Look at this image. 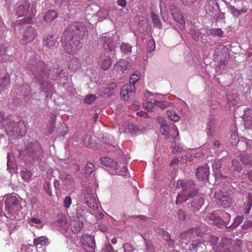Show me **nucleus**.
<instances>
[{
    "instance_id": "nucleus-1",
    "label": "nucleus",
    "mask_w": 252,
    "mask_h": 252,
    "mask_svg": "<svg viewBox=\"0 0 252 252\" xmlns=\"http://www.w3.org/2000/svg\"><path fill=\"white\" fill-rule=\"evenodd\" d=\"M88 30L82 22H75L67 27L61 37L65 51L68 54H76L82 48L80 39L87 35Z\"/></svg>"
},
{
    "instance_id": "nucleus-2",
    "label": "nucleus",
    "mask_w": 252,
    "mask_h": 252,
    "mask_svg": "<svg viewBox=\"0 0 252 252\" xmlns=\"http://www.w3.org/2000/svg\"><path fill=\"white\" fill-rule=\"evenodd\" d=\"M177 186L179 188H182L183 190L181 193L178 194L176 204H181L187 201L189 198H192L191 206L193 208V211H198L204 204V195L198 193V190L194 183L191 180L187 181L179 180Z\"/></svg>"
},
{
    "instance_id": "nucleus-3",
    "label": "nucleus",
    "mask_w": 252,
    "mask_h": 252,
    "mask_svg": "<svg viewBox=\"0 0 252 252\" xmlns=\"http://www.w3.org/2000/svg\"><path fill=\"white\" fill-rule=\"evenodd\" d=\"M34 74L35 77L32 81L34 85L38 84L41 92H47L50 89L51 85L46 80L49 75L48 69L43 62L38 63L37 68Z\"/></svg>"
},
{
    "instance_id": "nucleus-4",
    "label": "nucleus",
    "mask_w": 252,
    "mask_h": 252,
    "mask_svg": "<svg viewBox=\"0 0 252 252\" xmlns=\"http://www.w3.org/2000/svg\"><path fill=\"white\" fill-rule=\"evenodd\" d=\"M5 211L12 220H18V212L20 211V204L15 196L9 195L5 200Z\"/></svg>"
},
{
    "instance_id": "nucleus-5",
    "label": "nucleus",
    "mask_w": 252,
    "mask_h": 252,
    "mask_svg": "<svg viewBox=\"0 0 252 252\" xmlns=\"http://www.w3.org/2000/svg\"><path fill=\"white\" fill-rule=\"evenodd\" d=\"M214 59L219 68L226 66L229 60L228 49L223 45H218L214 51Z\"/></svg>"
},
{
    "instance_id": "nucleus-6",
    "label": "nucleus",
    "mask_w": 252,
    "mask_h": 252,
    "mask_svg": "<svg viewBox=\"0 0 252 252\" xmlns=\"http://www.w3.org/2000/svg\"><path fill=\"white\" fill-rule=\"evenodd\" d=\"M214 196L217 203L223 208H229L233 203V196L230 192L219 190L215 192Z\"/></svg>"
},
{
    "instance_id": "nucleus-7",
    "label": "nucleus",
    "mask_w": 252,
    "mask_h": 252,
    "mask_svg": "<svg viewBox=\"0 0 252 252\" xmlns=\"http://www.w3.org/2000/svg\"><path fill=\"white\" fill-rule=\"evenodd\" d=\"M27 153L33 161H39L43 156V150L38 143L34 142L29 145L26 150Z\"/></svg>"
},
{
    "instance_id": "nucleus-8",
    "label": "nucleus",
    "mask_w": 252,
    "mask_h": 252,
    "mask_svg": "<svg viewBox=\"0 0 252 252\" xmlns=\"http://www.w3.org/2000/svg\"><path fill=\"white\" fill-rule=\"evenodd\" d=\"M241 247L240 241H233L229 238L222 240L220 252H234L239 251Z\"/></svg>"
},
{
    "instance_id": "nucleus-9",
    "label": "nucleus",
    "mask_w": 252,
    "mask_h": 252,
    "mask_svg": "<svg viewBox=\"0 0 252 252\" xmlns=\"http://www.w3.org/2000/svg\"><path fill=\"white\" fill-rule=\"evenodd\" d=\"M160 131L162 134L165 136L166 139H168L170 137L176 138L179 135L178 128L175 125L169 126L163 123L160 126Z\"/></svg>"
},
{
    "instance_id": "nucleus-10",
    "label": "nucleus",
    "mask_w": 252,
    "mask_h": 252,
    "mask_svg": "<svg viewBox=\"0 0 252 252\" xmlns=\"http://www.w3.org/2000/svg\"><path fill=\"white\" fill-rule=\"evenodd\" d=\"M37 35L36 29L31 26L26 29L23 32V36L22 39V43L26 45L32 42L35 38Z\"/></svg>"
},
{
    "instance_id": "nucleus-11",
    "label": "nucleus",
    "mask_w": 252,
    "mask_h": 252,
    "mask_svg": "<svg viewBox=\"0 0 252 252\" xmlns=\"http://www.w3.org/2000/svg\"><path fill=\"white\" fill-rule=\"evenodd\" d=\"M83 227V218L82 217L69 218V228L73 233H78Z\"/></svg>"
},
{
    "instance_id": "nucleus-12",
    "label": "nucleus",
    "mask_w": 252,
    "mask_h": 252,
    "mask_svg": "<svg viewBox=\"0 0 252 252\" xmlns=\"http://www.w3.org/2000/svg\"><path fill=\"white\" fill-rule=\"evenodd\" d=\"M117 86L116 83L112 82L107 87L100 88L99 90V94L101 96L104 97L111 96L114 94V90L116 88Z\"/></svg>"
},
{
    "instance_id": "nucleus-13",
    "label": "nucleus",
    "mask_w": 252,
    "mask_h": 252,
    "mask_svg": "<svg viewBox=\"0 0 252 252\" xmlns=\"http://www.w3.org/2000/svg\"><path fill=\"white\" fill-rule=\"evenodd\" d=\"M209 175V168L207 164L200 166L196 170L197 178L201 181L208 179Z\"/></svg>"
},
{
    "instance_id": "nucleus-14",
    "label": "nucleus",
    "mask_w": 252,
    "mask_h": 252,
    "mask_svg": "<svg viewBox=\"0 0 252 252\" xmlns=\"http://www.w3.org/2000/svg\"><path fill=\"white\" fill-rule=\"evenodd\" d=\"M69 220H67L65 215L60 214L57 216V220L56 225L59 228L60 230L66 231L69 228Z\"/></svg>"
},
{
    "instance_id": "nucleus-15",
    "label": "nucleus",
    "mask_w": 252,
    "mask_h": 252,
    "mask_svg": "<svg viewBox=\"0 0 252 252\" xmlns=\"http://www.w3.org/2000/svg\"><path fill=\"white\" fill-rule=\"evenodd\" d=\"M84 199L86 204L89 207L93 209L97 208V201L93 193L86 192L85 193Z\"/></svg>"
},
{
    "instance_id": "nucleus-16",
    "label": "nucleus",
    "mask_w": 252,
    "mask_h": 252,
    "mask_svg": "<svg viewBox=\"0 0 252 252\" xmlns=\"http://www.w3.org/2000/svg\"><path fill=\"white\" fill-rule=\"evenodd\" d=\"M219 213V211H216L213 213L208 214L206 217L210 221H211V223L216 225L217 226H221V222L223 221L222 219L220 217Z\"/></svg>"
},
{
    "instance_id": "nucleus-17",
    "label": "nucleus",
    "mask_w": 252,
    "mask_h": 252,
    "mask_svg": "<svg viewBox=\"0 0 252 252\" xmlns=\"http://www.w3.org/2000/svg\"><path fill=\"white\" fill-rule=\"evenodd\" d=\"M86 243L83 245V249L87 252H94L95 246L94 239L91 236L86 237Z\"/></svg>"
},
{
    "instance_id": "nucleus-18",
    "label": "nucleus",
    "mask_w": 252,
    "mask_h": 252,
    "mask_svg": "<svg viewBox=\"0 0 252 252\" xmlns=\"http://www.w3.org/2000/svg\"><path fill=\"white\" fill-rule=\"evenodd\" d=\"M81 67L80 60L76 57H73L70 59L68 63V69L71 72H75L78 70Z\"/></svg>"
},
{
    "instance_id": "nucleus-19",
    "label": "nucleus",
    "mask_w": 252,
    "mask_h": 252,
    "mask_svg": "<svg viewBox=\"0 0 252 252\" xmlns=\"http://www.w3.org/2000/svg\"><path fill=\"white\" fill-rule=\"evenodd\" d=\"M135 91V88L134 86L126 85L122 87L120 94L124 99H126V98H128Z\"/></svg>"
},
{
    "instance_id": "nucleus-20",
    "label": "nucleus",
    "mask_w": 252,
    "mask_h": 252,
    "mask_svg": "<svg viewBox=\"0 0 252 252\" xmlns=\"http://www.w3.org/2000/svg\"><path fill=\"white\" fill-rule=\"evenodd\" d=\"M30 6L31 3L29 1H25L23 4L19 5L16 10V14L18 17L26 15Z\"/></svg>"
},
{
    "instance_id": "nucleus-21",
    "label": "nucleus",
    "mask_w": 252,
    "mask_h": 252,
    "mask_svg": "<svg viewBox=\"0 0 252 252\" xmlns=\"http://www.w3.org/2000/svg\"><path fill=\"white\" fill-rule=\"evenodd\" d=\"M171 10L174 20L176 22L181 24L182 25L181 26V27L182 29H184L185 22L183 16L181 13H180V12L176 9L174 6H173V7H171Z\"/></svg>"
},
{
    "instance_id": "nucleus-22",
    "label": "nucleus",
    "mask_w": 252,
    "mask_h": 252,
    "mask_svg": "<svg viewBox=\"0 0 252 252\" xmlns=\"http://www.w3.org/2000/svg\"><path fill=\"white\" fill-rule=\"evenodd\" d=\"M14 131L18 135L24 136L27 131V127L23 122L17 123L13 128Z\"/></svg>"
},
{
    "instance_id": "nucleus-23",
    "label": "nucleus",
    "mask_w": 252,
    "mask_h": 252,
    "mask_svg": "<svg viewBox=\"0 0 252 252\" xmlns=\"http://www.w3.org/2000/svg\"><path fill=\"white\" fill-rule=\"evenodd\" d=\"M58 17V14L55 10H49L44 14L43 19L47 23H50Z\"/></svg>"
},
{
    "instance_id": "nucleus-24",
    "label": "nucleus",
    "mask_w": 252,
    "mask_h": 252,
    "mask_svg": "<svg viewBox=\"0 0 252 252\" xmlns=\"http://www.w3.org/2000/svg\"><path fill=\"white\" fill-rule=\"evenodd\" d=\"M240 98L237 93L229 94L227 97V102L228 105L231 106H235L239 103Z\"/></svg>"
},
{
    "instance_id": "nucleus-25",
    "label": "nucleus",
    "mask_w": 252,
    "mask_h": 252,
    "mask_svg": "<svg viewBox=\"0 0 252 252\" xmlns=\"http://www.w3.org/2000/svg\"><path fill=\"white\" fill-rule=\"evenodd\" d=\"M132 61L129 59H126V60H122L117 62L115 63V67L118 66H121L123 68L124 70H126L130 68L131 66Z\"/></svg>"
},
{
    "instance_id": "nucleus-26",
    "label": "nucleus",
    "mask_w": 252,
    "mask_h": 252,
    "mask_svg": "<svg viewBox=\"0 0 252 252\" xmlns=\"http://www.w3.org/2000/svg\"><path fill=\"white\" fill-rule=\"evenodd\" d=\"M111 60L109 57H104L100 59L99 65L101 69L107 70L111 65Z\"/></svg>"
},
{
    "instance_id": "nucleus-27",
    "label": "nucleus",
    "mask_w": 252,
    "mask_h": 252,
    "mask_svg": "<svg viewBox=\"0 0 252 252\" xmlns=\"http://www.w3.org/2000/svg\"><path fill=\"white\" fill-rule=\"evenodd\" d=\"M48 243V239L45 236L36 237L34 239L33 244L37 247L41 248Z\"/></svg>"
},
{
    "instance_id": "nucleus-28",
    "label": "nucleus",
    "mask_w": 252,
    "mask_h": 252,
    "mask_svg": "<svg viewBox=\"0 0 252 252\" xmlns=\"http://www.w3.org/2000/svg\"><path fill=\"white\" fill-rule=\"evenodd\" d=\"M242 166L240 162L237 159H233L232 160V166L230 169L232 175L234 176L235 173L240 172L242 169Z\"/></svg>"
},
{
    "instance_id": "nucleus-29",
    "label": "nucleus",
    "mask_w": 252,
    "mask_h": 252,
    "mask_svg": "<svg viewBox=\"0 0 252 252\" xmlns=\"http://www.w3.org/2000/svg\"><path fill=\"white\" fill-rule=\"evenodd\" d=\"M61 180L64 185H71L74 183V179L72 176L64 173L61 175Z\"/></svg>"
},
{
    "instance_id": "nucleus-30",
    "label": "nucleus",
    "mask_w": 252,
    "mask_h": 252,
    "mask_svg": "<svg viewBox=\"0 0 252 252\" xmlns=\"http://www.w3.org/2000/svg\"><path fill=\"white\" fill-rule=\"evenodd\" d=\"M43 43L44 46L51 48L55 45L56 41L53 35H48L43 39Z\"/></svg>"
},
{
    "instance_id": "nucleus-31",
    "label": "nucleus",
    "mask_w": 252,
    "mask_h": 252,
    "mask_svg": "<svg viewBox=\"0 0 252 252\" xmlns=\"http://www.w3.org/2000/svg\"><path fill=\"white\" fill-rule=\"evenodd\" d=\"M10 77L7 73H5L0 78V86L2 88H6L10 85Z\"/></svg>"
},
{
    "instance_id": "nucleus-32",
    "label": "nucleus",
    "mask_w": 252,
    "mask_h": 252,
    "mask_svg": "<svg viewBox=\"0 0 252 252\" xmlns=\"http://www.w3.org/2000/svg\"><path fill=\"white\" fill-rule=\"evenodd\" d=\"M151 19L154 27L158 29H161L162 28V25L158 16L154 12H152Z\"/></svg>"
},
{
    "instance_id": "nucleus-33",
    "label": "nucleus",
    "mask_w": 252,
    "mask_h": 252,
    "mask_svg": "<svg viewBox=\"0 0 252 252\" xmlns=\"http://www.w3.org/2000/svg\"><path fill=\"white\" fill-rule=\"evenodd\" d=\"M32 174L31 171L25 169L21 172V176L24 181L29 182L32 179Z\"/></svg>"
},
{
    "instance_id": "nucleus-34",
    "label": "nucleus",
    "mask_w": 252,
    "mask_h": 252,
    "mask_svg": "<svg viewBox=\"0 0 252 252\" xmlns=\"http://www.w3.org/2000/svg\"><path fill=\"white\" fill-rule=\"evenodd\" d=\"M95 170V166L92 162H88L85 167V173L86 176H90Z\"/></svg>"
},
{
    "instance_id": "nucleus-35",
    "label": "nucleus",
    "mask_w": 252,
    "mask_h": 252,
    "mask_svg": "<svg viewBox=\"0 0 252 252\" xmlns=\"http://www.w3.org/2000/svg\"><path fill=\"white\" fill-rule=\"evenodd\" d=\"M222 217L224 220H222L223 222H221V225H223L225 227H230L231 225L228 226V225L230 220V215L226 212H223L222 213Z\"/></svg>"
},
{
    "instance_id": "nucleus-36",
    "label": "nucleus",
    "mask_w": 252,
    "mask_h": 252,
    "mask_svg": "<svg viewBox=\"0 0 252 252\" xmlns=\"http://www.w3.org/2000/svg\"><path fill=\"white\" fill-rule=\"evenodd\" d=\"M43 189L46 194L50 196H53L51 190V185L50 180H46L43 184Z\"/></svg>"
},
{
    "instance_id": "nucleus-37",
    "label": "nucleus",
    "mask_w": 252,
    "mask_h": 252,
    "mask_svg": "<svg viewBox=\"0 0 252 252\" xmlns=\"http://www.w3.org/2000/svg\"><path fill=\"white\" fill-rule=\"evenodd\" d=\"M187 233L188 234H191L192 236H200L201 235V229L199 227H194L192 229L188 230Z\"/></svg>"
},
{
    "instance_id": "nucleus-38",
    "label": "nucleus",
    "mask_w": 252,
    "mask_h": 252,
    "mask_svg": "<svg viewBox=\"0 0 252 252\" xmlns=\"http://www.w3.org/2000/svg\"><path fill=\"white\" fill-rule=\"evenodd\" d=\"M131 46L129 43H123L121 45V50L124 54H128L131 52Z\"/></svg>"
},
{
    "instance_id": "nucleus-39",
    "label": "nucleus",
    "mask_w": 252,
    "mask_h": 252,
    "mask_svg": "<svg viewBox=\"0 0 252 252\" xmlns=\"http://www.w3.org/2000/svg\"><path fill=\"white\" fill-rule=\"evenodd\" d=\"M167 113L169 118L172 121L176 122L179 121L180 117L178 115H177V114L175 111L168 110Z\"/></svg>"
},
{
    "instance_id": "nucleus-40",
    "label": "nucleus",
    "mask_w": 252,
    "mask_h": 252,
    "mask_svg": "<svg viewBox=\"0 0 252 252\" xmlns=\"http://www.w3.org/2000/svg\"><path fill=\"white\" fill-rule=\"evenodd\" d=\"M140 78V75L139 73H134L131 75L129 79V85H133L136 82H137Z\"/></svg>"
},
{
    "instance_id": "nucleus-41",
    "label": "nucleus",
    "mask_w": 252,
    "mask_h": 252,
    "mask_svg": "<svg viewBox=\"0 0 252 252\" xmlns=\"http://www.w3.org/2000/svg\"><path fill=\"white\" fill-rule=\"evenodd\" d=\"M244 118L247 121H252V109L247 108L244 110Z\"/></svg>"
},
{
    "instance_id": "nucleus-42",
    "label": "nucleus",
    "mask_w": 252,
    "mask_h": 252,
    "mask_svg": "<svg viewBox=\"0 0 252 252\" xmlns=\"http://www.w3.org/2000/svg\"><path fill=\"white\" fill-rule=\"evenodd\" d=\"M154 104L155 106L161 109H164L168 106V102L164 101L155 100Z\"/></svg>"
},
{
    "instance_id": "nucleus-43",
    "label": "nucleus",
    "mask_w": 252,
    "mask_h": 252,
    "mask_svg": "<svg viewBox=\"0 0 252 252\" xmlns=\"http://www.w3.org/2000/svg\"><path fill=\"white\" fill-rule=\"evenodd\" d=\"M96 99V96L94 94H90L87 95L84 100V102L86 104H91L93 102H94Z\"/></svg>"
},
{
    "instance_id": "nucleus-44",
    "label": "nucleus",
    "mask_w": 252,
    "mask_h": 252,
    "mask_svg": "<svg viewBox=\"0 0 252 252\" xmlns=\"http://www.w3.org/2000/svg\"><path fill=\"white\" fill-rule=\"evenodd\" d=\"M172 152L174 154H177L182 151V147H180L179 145H177L175 142L172 144Z\"/></svg>"
},
{
    "instance_id": "nucleus-45",
    "label": "nucleus",
    "mask_w": 252,
    "mask_h": 252,
    "mask_svg": "<svg viewBox=\"0 0 252 252\" xmlns=\"http://www.w3.org/2000/svg\"><path fill=\"white\" fill-rule=\"evenodd\" d=\"M241 161L244 164H252V161H251V156H243L241 158Z\"/></svg>"
},
{
    "instance_id": "nucleus-46",
    "label": "nucleus",
    "mask_w": 252,
    "mask_h": 252,
    "mask_svg": "<svg viewBox=\"0 0 252 252\" xmlns=\"http://www.w3.org/2000/svg\"><path fill=\"white\" fill-rule=\"evenodd\" d=\"M91 137L89 135L84 136L83 138V144L84 146L86 147H90L91 146Z\"/></svg>"
},
{
    "instance_id": "nucleus-47",
    "label": "nucleus",
    "mask_w": 252,
    "mask_h": 252,
    "mask_svg": "<svg viewBox=\"0 0 252 252\" xmlns=\"http://www.w3.org/2000/svg\"><path fill=\"white\" fill-rule=\"evenodd\" d=\"M156 48L155 43L153 40H149L147 43V49L149 52L153 51Z\"/></svg>"
},
{
    "instance_id": "nucleus-48",
    "label": "nucleus",
    "mask_w": 252,
    "mask_h": 252,
    "mask_svg": "<svg viewBox=\"0 0 252 252\" xmlns=\"http://www.w3.org/2000/svg\"><path fill=\"white\" fill-rule=\"evenodd\" d=\"M124 252H134V248L128 243H125L123 245Z\"/></svg>"
},
{
    "instance_id": "nucleus-49",
    "label": "nucleus",
    "mask_w": 252,
    "mask_h": 252,
    "mask_svg": "<svg viewBox=\"0 0 252 252\" xmlns=\"http://www.w3.org/2000/svg\"><path fill=\"white\" fill-rule=\"evenodd\" d=\"M71 203L72 200L70 196H66L65 197L63 200V205L65 208H69L70 205L71 204Z\"/></svg>"
},
{
    "instance_id": "nucleus-50",
    "label": "nucleus",
    "mask_w": 252,
    "mask_h": 252,
    "mask_svg": "<svg viewBox=\"0 0 252 252\" xmlns=\"http://www.w3.org/2000/svg\"><path fill=\"white\" fill-rule=\"evenodd\" d=\"M125 70L121 66H118V67H115V64L114 65L113 69L112 70V72L113 75H117L118 74H122L124 72Z\"/></svg>"
},
{
    "instance_id": "nucleus-51",
    "label": "nucleus",
    "mask_w": 252,
    "mask_h": 252,
    "mask_svg": "<svg viewBox=\"0 0 252 252\" xmlns=\"http://www.w3.org/2000/svg\"><path fill=\"white\" fill-rule=\"evenodd\" d=\"M208 130L207 131V135L208 136L212 137L215 131L216 127L214 125H209L208 126Z\"/></svg>"
},
{
    "instance_id": "nucleus-52",
    "label": "nucleus",
    "mask_w": 252,
    "mask_h": 252,
    "mask_svg": "<svg viewBox=\"0 0 252 252\" xmlns=\"http://www.w3.org/2000/svg\"><path fill=\"white\" fill-rule=\"evenodd\" d=\"M154 103L151 102L146 101L143 103V107L148 111H151L154 107Z\"/></svg>"
},
{
    "instance_id": "nucleus-53",
    "label": "nucleus",
    "mask_w": 252,
    "mask_h": 252,
    "mask_svg": "<svg viewBox=\"0 0 252 252\" xmlns=\"http://www.w3.org/2000/svg\"><path fill=\"white\" fill-rule=\"evenodd\" d=\"M111 160L112 159L106 157H102L100 159L101 163L106 166H108L110 165L109 164Z\"/></svg>"
},
{
    "instance_id": "nucleus-54",
    "label": "nucleus",
    "mask_w": 252,
    "mask_h": 252,
    "mask_svg": "<svg viewBox=\"0 0 252 252\" xmlns=\"http://www.w3.org/2000/svg\"><path fill=\"white\" fill-rule=\"evenodd\" d=\"M60 71V69H59V67L58 68H56L54 70V71H55V74L53 76V77L55 80H60L61 79V75Z\"/></svg>"
},
{
    "instance_id": "nucleus-55",
    "label": "nucleus",
    "mask_w": 252,
    "mask_h": 252,
    "mask_svg": "<svg viewBox=\"0 0 252 252\" xmlns=\"http://www.w3.org/2000/svg\"><path fill=\"white\" fill-rule=\"evenodd\" d=\"M177 215L180 220L184 221L186 218L185 212L182 210H179L177 212Z\"/></svg>"
},
{
    "instance_id": "nucleus-56",
    "label": "nucleus",
    "mask_w": 252,
    "mask_h": 252,
    "mask_svg": "<svg viewBox=\"0 0 252 252\" xmlns=\"http://www.w3.org/2000/svg\"><path fill=\"white\" fill-rule=\"evenodd\" d=\"M128 128L130 132L132 134H136L138 131L137 127L132 124H130L128 126Z\"/></svg>"
},
{
    "instance_id": "nucleus-57",
    "label": "nucleus",
    "mask_w": 252,
    "mask_h": 252,
    "mask_svg": "<svg viewBox=\"0 0 252 252\" xmlns=\"http://www.w3.org/2000/svg\"><path fill=\"white\" fill-rule=\"evenodd\" d=\"M103 250L104 252H113V247L109 242L105 244Z\"/></svg>"
},
{
    "instance_id": "nucleus-58",
    "label": "nucleus",
    "mask_w": 252,
    "mask_h": 252,
    "mask_svg": "<svg viewBox=\"0 0 252 252\" xmlns=\"http://www.w3.org/2000/svg\"><path fill=\"white\" fill-rule=\"evenodd\" d=\"M110 165H108V167L112 168L113 170H116L118 168V162L113 160H111V162H110Z\"/></svg>"
},
{
    "instance_id": "nucleus-59",
    "label": "nucleus",
    "mask_w": 252,
    "mask_h": 252,
    "mask_svg": "<svg viewBox=\"0 0 252 252\" xmlns=\"http://www.w3.org/2000/svg\"><path fill=\"white\" fill-rule=\"evenodd\" d=\"M231 139L233 140V141H232L231 143L232 144H236L238 143V137L237 135V134H236L235 132H233L232 133L230 137Z\"/></svg>"
},
{
    "instance_id": "nucleus-60",
    "label": "nucleus",
    "mask_w": 252,
    "mask_h": 252,
    "mask_svg": "<svg viewBox=\"0 0 252 252\" xmlns=\"http://www.w3.org/2000/svg\"><path fill=\"white\" fill-rule=\"evenodd\" d=\"M243 227L245 229H249L252 227V221L250 220H247L245 221Z\"/></svg>"
},
{
    "instance_id": "nucleus-61",
    "label": "nucleus",
    "mask_w": 252,
    "mask_h": 252,
    "mask_svg": "<svg viewBox=\"0 0 252 252\" xmlns=\"http://www.w3.org/2000/svg\"><path fill=\"white\" fill-rule=\"evenodd\" d=\"M98 227L100 230L103 232H106L108 230L107 226L104 223H100L98 225Z\"/></svg>"
},
{
    "instance_id": "nucleus-62",
    "label": "nucleus",
    "mask_w": 252,
    "mask_h": 252,
    "mask_svg": "<svg viewBox=\"0 0 252 252\" xmlns=\"http://www.w3.org/2000/svg\"><path fill=\"white\" fill-rule=\"evenodd\" d=\"M31 223H35V224H41V220L36 218H32L31 219L30 224L32 225Z\"/></svg>"
},
{
    "instance_id": "nucleus-63",
    "label": "nucleus",
    "mask_w": 252,
    "mask_h": 252,
    "mask_svg": "<svg viewBox=\"0 0 252 252\" xmlns=\"http://www.w3.org/2000/svg\"><path fill=\"white\" fill-rule=\"evenodd\" d=\"M127 1L126 0H118L117 3L119 5L124 7L126 4Z\"/></svg>"
},
{
    "instance_id": "nucleus-64",
    "label": "nucleus",
    "mask_w": 252,
    "mask_h": 252,
    "mask_svg": "<svg viewBox=\"0 0 252 252\" xmlns=\"http://www.w3.org/2000/svg\"><path fill=\"white\" fill-rule=\"evenodd\" d=\"M166 236L167 238H168V239H167L166 240V241L167 242H168V241L169 240L170 243H169V245L172 247L174 245V241L171 240L170 239V234L168 233L167 232L166 233Z\"/></svg>"
}]
</instances>
